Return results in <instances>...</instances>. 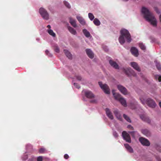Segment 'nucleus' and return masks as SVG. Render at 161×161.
<instances>
[{
  "label": "nucleus",
  "instance_id": "obj_12",
  "mask_svg": "<svg viewBox=\"0 0 161 161\" xmlns=\"http://www.w3.org/2000/svg\"><path fill=\"white\" fill-rule=\"evenodd\" d=\"M109 63L112 67L116 69H119V67L117 64L113 60H110L109 61Z\"/></svg>",
  "mask_w": 161,
  "mask_h": 161
},
{
  "label": "nucleus",
  "instance_id": "obj_15",
  "mask_svg": "<svg viewBox=\"0 0 161 161\" xmlns=\"http://www.w3.org/2000/svg\"><path fill=\"white\" fill-rule=\"evenodd\" d=\"M86 53L89 58L92 59L93 58L94 54L92 51L90 49H87L86 50Z\"/></svg>",
  "mask_w": 161,
  "mask_h": 161
},
{
  "label": "nucleus",
  "instance_id": "obj_20",
  "mask_svg": "<svg viewBox=\"0 0 161 161\" xmlns=\"http://www.w3.org/2000/svg\"><path fill=\"white\" fill-rule=\"evenodd\" d=\"M119 101L120 102V103H121V104L124 107H126L127 106V103L125 99L122 97L119 99Z\"/></svg>",
  "mask_w": 161,
  "mask_h": 161
},
{
  "label": "nucleus",
  "instance_id": "obj_13",
  "mask_svg": "<svg viewBox=\"0 0 161 161\" xmlns=\"http://www.w3.org/2000/svg\"><path fill=\"white\" fill-rule=\"evenodd\" d=\"M130 51L131 53L135 57H137L139 55L138 50L135 47H132L131 48Z\"/></svg>",
  "mask_w": 161,
  "mask_h": 161
},
{
  "label": "nucleus",
  "instance_id": "obj_9",
  "mask_svg": "<svg viewBox=\"0 0 161 161\" xmlns=\"http://www.w3.org/2000/svg\"><path fill=\"white\" fill-rule=\"evenodd\" d=\"M117 87L119 91L124 95L128 94V92L127 89L122 85H118L117 86Z\"/></svg>",
  "mask_w": 161,
  "mask_h": 161
},
{
  "label": "nucleus",
  "instance_id": "obj_7",
  "mask_svg": "<svg viewBox=\"0 0 161 161\" xmlns=\"http://www.w3.org/2000/svg\"><path fill=\"white\" fill-rule=\"evenodd\" d=\"M139 141L141 144L144 146L148 147L150 145V143L149 140L143 137H140Z\"/></svg>",
  "mask_w": 161,
  "mask_h": 161
},
{
  "label": "nucleus",
  "instance_id": "obj_25",
  "mask_svg": "<svg viewBox=\"0 0 161 161\" xmlns=\"http://www.w3.org/2000/svg\"><path fill=\"white\" fill-rule=\"evenodd\" d=\"M124 146L125 148L129 152L131 153L133 152L132 148L128 144H125Z\"/></svg>",
  "mask_w": 161,
  "mask_h": 161
},
{
  "label": "nucleus",
  "instance_id": "obj_45",
  "mask_svg": "<svg viewBox=\"0 0 161 161\" xmlns=\"http://www.w3.org/2000/svg\"><path fill=\"white\" fill-rule=\"evenodd\" d=\"M69 158V155L67 154H65L64 155V158L65 159H68Z\"/></svg>",
  "mask_w": 161,
  "mask_h": 161
},
{
  "label": "nucleus",
  "instance_id": "obj_2",
  "mask_svg": "<svg viewBox=\"0 0 161 161\" xmlns=\"http://www.w3.org/2000/svg\"><path fill=\"white\" fill-rule=\"evenodd\" d=\"M120 35L119 37V40L121 44L124 43L125 39L128 42L131 41V36L129 31L125 29H122L120 31Z\"/></svg>",
  "mask_w": 161,
  "mask_h": 161
},
{
  "label": "nucleus",
  "instance_id": "obj_41",
  "mask_svg": "<svg viewBox=\"0 0 161 161\" xmlns=\"http://www.w3.org/2000/svg\"><path fill=\"white\" fill-rule=\"evenodd\" d=\"M74 85L76 88L78 89H79L80 88V85L77 83H74Z\"/></svg>",
  "mask_w": 161,
  "mask_h": 161
},
{
  "label": "nucleus",
  "instance_id": "obj_16",
  "mask_svg": "<svg viewBox=\"0 0 161 161\" xmlns=\"http://www.w3.org/2000/svg\"><path fill=\"white\" fill-rule=\"evenodd\" d=\"M141 119L143 121L148 123H150L151 122L149 118L145 115H140Z\"/></svg>",
  "mask_w": 161,
  "mask_h": 161
},
{
  "label": "nucleus",
  "instance_id": "obj_36",
  "mask_svg": "<svg viewBox=\"0 0 161 161\" xmlns=\"http://www.w3.org/2000/svg\"><path fill=\"white\" fill-rule=\"evenodd\" d=\"M156 67L158 70H160L161 69L160 64L159 63H157V62H156Z\"/></svg>",
  "mask_w": 161,
  "mask_h": 161
},
{
  "label": "nucleus",
  "instance_id": "obj_19",
  "mask_svg": "<svg viewBox=\"0 0 161 161\" xmlns=\"http://www.w3.org/2000/svg\"><path fill=\"white\" fill-rule=\"evenodd\" d=\"M114 113L115 116L120 121L122 120V117L117 110H114Z\"/></svg>",
  "mask_w": 161,
  "mask_h": 161
},
{
  "label": "nucleus",
  "instance_id": "obj_34",
  "mask_svg": "<svg viewBox=\"0 0 161 161\" xmlns=\"http://www.w3.org/2000/svg\"><path fill=\"white\" fill-rule=\"evenodd\" d=\"M46 151V150L44 148H41L39 149V152L41 153H44Z\"/></svg>",
  "mask_w": 161,
  "mask_h": 161
},
{
  "label": "nucleus",
  "instance_id": "obj_49",
  "mask_svg": "<svg viewBox=\"0 0 161 161\" xmlns=\"http://www.w3.org/2000/svg\"><path fill=\"white\" fill-rule=\"evenodd\" d=\"M47 27L49 29H50L51 28V26L50 25H48L47 26Z\"/></svg>",
  "mask_w": 161,
  "mask_h": 161
},
{
  "label": "nucleus",
  "instance_id": "obj_23",
  "mask_svg": "<svg viewBox=\"0 0 161 161\" xmlns=\"http://www.w3.org/2000/svg\"><path fill=\"white\" fill-rule=\"evenodd\" d=\"M76 18L81 24L82 25H84L85 24V22L82 17L80 16H77Z\"/></svg>",
  "mask_w": 161,
  "mask_h": 161
},
{
  "label": "nucleus",
  "instance_id": "obj_29",
  "mask_svg": "<svg viewBox=\"0 0 161 161\" xmlns=\"http://www.w3.org/2000/svg\"><path fill=\"white\" fill-rule=\"evenodd\" d=\"M48 33L53 37H55L56 36V34L53 32V31L51 29L47 30Z\"/></svg>",
  "mask_w": 161,
  "mask_h": 161
},
{
  "label": "nucleus",
  "instance_id": "obj_28",
  "mask_svg": "<svg viewBox=\"0 0 161 161\" xmlns=\"http://www.w3.org/2000/svg\"><path fill=\"white\" fill-rule=\"evenodd\" d=\"M93 22L94 24L97 26H99L101 24L100 21L97 18H95Z\"/></svg>",
  "mask_w": 161,
  "mask_h": 161
},
{
  "label": "nucleus",
  "instance_id": "obj_11",
  "mask_svg": "<svg viewBox=\"0 0 161 161\" xmlns=\"http://www.w3.org/2000/svg\"><path fill=\"white\" fill-rule=\"evenodd\" d=\"M85 94L86 97L89 99H92L94 97V95L90 91H87L85 92Z\"/></svg>",
  "mask_w": 161,
  "mask_h": 161
},
{
  "label": "nucleus",
  "instance_id": "obj_14",
  "mask_svg": "<svg viewBox=\"0 0 161 161\" xmlns=\"http://www.w3.org/2000/svg\"><path fill=\"white\" fill-rule=\"evenodd\" d=\"M142 133L147 137L151 136V133L150 131L147 129H142L141 130Z\"/></svg>",
  "mask_w": 161,
  "mask_h": 161
},
{
  "label": "nucleus",
  "instance_id": "obj_40",
  "mask_svg": "<svg viewBox=\"0 0 161 161\" xmlns=\"http://www.w3.org/2000/svg\"><path fill=\"white\" fill-rule=\"evenodd\" d=\"M54 51L57 53H59V49L58 47L55 46L54 48Z\"/></svg>",
  "mask_w": 161,
  "mask_h": 161
},
{
  "label": "nucleus",
  "instance_id": "obj_22",
  "mask_svg": "<svg viewBox=\"0 0 161 161\" xmlns=\"http://www.w3.org/2000/svg\"><path fill=\"white\" fill-rule=\"evenodd\" d=\"M128 133H130L132 136L135 138L136 137H137L139 136V133L137 131H128Z\"/></svg>",
  "mask_w": 161,
  "mask_h": 161
},
{
  "label": "nucleus",
  "instance_id": "obj_26",
  "mask_svg": "<svg viewBox=\"0 0 161 161\" xmlns=\"http://www.w3.org/2000/svg\"><path fill=\"white\" fill-rule=\"evenodd\" d=\"M64 52L67 57L69 59H71L72 58V55L69 51L66 50H64Z\"/></svg>",
  "mask_w": 161,
  "mask_h": 161
},
{
  "label": "nucleus",
  "instance_id": "obj_18",
  "mask_svg": "<svg viewBox=\"0 0 161 161\" xmlns=\"http://www.w3.org/2000/svg\"><path fill=\"white\" fill-rule=\"evenodd\" d=\"M112 93L114 96L115 99L116 100H119V99L122 97L118 93L115 92V91L114 90H113L112 91Z\"/></svg>",
  "mask_w": 161,
  "mask_h": 161
},
{
  "label": "nucleus",
  "instance_id": "obj_37",
  "mask_svg": "<svg viewBox=\"0 0 161 161\" xmlns=\"http://www.w3.org/2000/svg\"><path fill=\"white\" fill-rule=\"evenodd\" d=\"M75 78L79 81L81 80L82 77L80 76L79 75H76L75 76Z\"/></svg>",
  "mask_w": 161,
  "mask_h": 161
},
{
  "label": "nucleus",
  "instance_id": "obj_27",
  "mask_svg": "<svg viewBox=\"0 0 161 161\" xmlns=\"http://www.w3.org/2000/svg\"><path fill=\"white\" fill-rule=\"evenodd\" d=\"M83 32L85 36L87 37H89L90 36V33L86 29H83Z\"/></svg>",
  "mask_w": 161,
  "mask_h": 161
},
{
  "label": "nucleus",
  "instance_id": "obj_5",
  "mask_svg": "<svg viewBox=\"0 0 161 161\" xmlns=\"http://www.w3.org/2000/svg\"><path fill=\"white\" fill-rule=\"evenodd\" d=\"M39 11L43 19L46 20H48L49 19V14L45 9L42 8H40Z\"/></svg>",
  "mask_w": 161,
  "mask_h": 161
},
{
  "label": "nucleus",
  "instance_id": "obj_4",
  "mask_svg": "<svg viewBox=\"0 0 161 161\" xmlns=\"http://www.w3.org/2000/svg\"><path fill=\"white\" fill-rule=\"evenodd\" d=\"M123 71L125 74L128 76L132 75L134 76H135L136 75V74L135 72L134 71L130 68H123Z\"/></svg>",
  "mask_w": 161,
  "mask_h": 161
},
{
  "label": "nucleus",
  "instance_id": "obj_17",
  "mask_svg": "<svg viewBox=\"0 0 161 161\" xmlns=\"http://www.w3.org/2000/svg\"><path fill=\"white\" fill-rule=\"evenodd\" d=\"M105 111L107 116L111 119H114L112 113L111 112L110 110L108 108H106L105 109Z\"/></svg>",
  "mask_w": 161,
  "mask_h": 161
},
{
  "label": "nucleus",
  "instance_id": "obj_35",
  "mask_svg": "<svg viewBox=\"0 0 161 161\" xmlns=\"http://www.w3.org/2000/svg\"><path fill=\"white\" fill-rule=\"evenodd\" d=\"M64 3L65 6L68 8H70V6L68 2L66 1H64Z\"/></svg>",
  "mask_w": 161,
  "mask_h": 161
},
{
  "label": "nucleus",
  "instance_id": "obj_44",
  "mask_svg": "<svg viewBox=\"0 0 161 161\" xmlns=\"http://www.w3.org/2000/svg\"><path fill=\"white\" fill-rule=\"evenodd\" d=\"M127 128L130 129L131 130H133V127L130 125H129L127 126Z\"/></svg>",
  "mask_w": 161,
  "mask_h": 161
},
{
  "label": "nucleus",
  "instance_id": "obj_50",
  "mask_svg": "<svg viewBox=\"0 0 161 161\" xmlns=\"http://www.w3.org/2000/svg\"><path fill=\"white\" fill-rule=\"evenodd\" d=\"M159 105L160 107L161 108V102H160L159 103Z\"/></svg>",
  "mask_w": 161,
  "mask_h": 161
},
{
  "label": "nucleus",
  "instance_id": "obj_30",
  "mask_svg": "<svg viewBox=\"0 0 161 161\" xmlns=\"http://www.w3.org/2000/svg\"><path fill=\"white\" fill-rule=\"evenodd\" d=\"M139 46L140 48L143 50H145L146 49L145 46L142 43H139Z\"/></svg>",
  "mask_w": 161,
  "mask_h": 161
},
{
  "label": "nucleus",
  "instance_id": "obj_33",
  "mask_svg": "<svg viewBox=\"0 0 161 161\" xmlns=\"http://www.w3.org/2000/svg\"><path fill=\"white\" fill-rule=\"evenodd\" d=\"M88 17L91 20H92L94 18V16L91 13H89L88 14Z\"/></svg>",
  "mask_w": 161,
  "mask_h": 161
},
{
  "label": "nucleus",
  "instance_id": "obj_43",
  "mask_svg": "<svg viewBox=\"0 0 161 161\" xmlns=\"http://www.w3.org/2000/svg\"><path fill=\"white\" fill-rule=\"evenodd\" d=\"M90 102L92 103H96L97 101L96 100L93 99L90 101Z\"/></svg>",
  "mask_w": 161,
  "mask_h": 161
},
{
  "label": "nucleus",
  "instance_id": "obj_42",
  "mask_svg": "<svg viewBox=\"0 0 161 161\" xmlns=\"http://www.w3.org/2000/svg\"><path fill=\"white\" fill-rule=\"evenodd\" d=\"M113 135L115 138L117 137L118 136V133L116 131H114L113 132Z\"/></svg>",
  "mask_w": 161,
  "mask_h": 161
},
{
  "label": "nucleus",
  "instance_id": "obj_46",
  "mask_svg": "<svg viewBox=\"0 0 161 161\" xmlns=\"http://www.w3.org/2000/svg\"><path fill=\"white\" fill-rule=\"evenodd\" d=\"M155 10L157 13L158 14L160 13V12L158 11V8L157 7L155 8Z\"/></svg>",
  "mask_w": 161,
  "mask_h": 161
},
{
  "label": "nucleus",
  "instance_id": "obj_8",
  "mask_svg": "<svg viewBox=\"0 0 161 161\" xmlns=\"http://www.w3.org/2000/svg\"><path fill=\"white\" fill-rule=\"evenodd\" d=\"M122 136L123 139L126 142L131 143V140L130 135L126 131H124L122 133Z\"/></svg>",
  "mask_w": 161,
  "mask_h": 161
},
{
  "label": "nucleus",
  "instance_id": "obj_3",
  "mask_svg": "<svg viewBox=\"0 0 161 161\" xmlns=\"http://www.w3.org/2000/svg\"><path fill=\"white\" fill-rule=\"evenodd\" d=\"M140 99L143 104L144 105L146 103L151 108H154L156 105L155 101L150 98H148L146 100L144 97L142 96L140 98Z\"/></svg>",
  "mask_w": 161,
  "mask_h": 161
},
{
  "label": "nucleus",
  "instance_id": "obj_24",
  "mask_svg": "<svg viewBox=\"0 0 161 161\" xmlns=\"http://www.w3.org/2000/svg\"><path fill=\"white\" fill-rule=\"evenodd\" d=\"M68 29L70 33H71L72 34L74 35H75L76 34L77 32L72 27L68 26Z\"/></svg>",
  "mask_w": 161,
  "mask_h": 161
},
{
  "label": "nucleus",
  "instance_id": "obj_47",
  "mask_svg": "<svg viewBox=\"0 0 161 161\" xmlns=\"http://www.w3.org/2000/svg\"><path fill=\"white\" fill-rule=\"evenodd\" d=\"M156 158L158 161H161V160H160V157H158V156H156Z\"/></svg>",
  "mask_w": 161,
  "mask_h": 161
},
{
  "label": "nucleus",
  "instance_id": "obj_39",
  "mask_svg": "<svg viewBox=\"0 0 161 161\" xmlns=\"http://www.w3.org/2000/svg\"><path fill=\"white\" fill-rule=\"evenodd\" d=\"M43 158L42 156H40L37 157L36 159L37 161H42Z\"/></svg>",
  "mask_w": 161,
  "mask_h": 161
},
{
  "label": "nucleus",
  "instance_id": "obj_38",
  "mask_svg": "<svg viewBox=\"0 0 161 161\" xmlns=\"http://www.w3.org/2000/svg\"><path fill=\"white\" fill-rule=\"evenodd\" d=\"M45 53L49 57H52V54L49 53V52L47 50L45 51Z\"/></svg>",
  "mask_w": 161,
  "mask_h": 161
},
{
  "label": "nucleus",
  "instance_id": "obj_10",
  "mask_svg": "<svg viewBox=\"0 0 161 161\" xmlns=\"http://www.w3.org/2000/svg\"><path fill=\"white\" fill-rule=\"evenodd\" d=\"M130 65L136 70L138 71H141V69L138 64L135 62H131L130 63Z\"/></svg>",
  "mask_w": 161,
  "mask_h": 161
},
{
  "label": "nucleus",
  "instance_id": "obj_31",
  "mask_svg": "<svg viewBox=\"0 0 161 161\" xmlns=\"http://www.w3.org/2000/svg\"><path fill=\"white\" fill-rule=\"evenodd\" d=\"M124 118L125 120H126L128 122H131V120L129 117L125 114H124L123 115Z\"/></svg>",
  "mask_w": 161,
  "mask_h": 161
},
{
  "label": "nucleus",
  "instance_id": "obj_48",
  "mask_svg": "<svg viewBox=\"0 0 161 161\" xmlns=\"http://www.w3.org/2000/svg\"><path fill=\"white\" fill-rule=\"evenodd\" d=\"M159 19L160 21H161V14H160L159 15Z\"/></svg>",
  "mask_w": 161,
  "mask_h": 161
},
{
  "label": "nucleus",
  "instance_id": "obj_1",
  "mask_svg": "<svg viewBox=\"0 0 161 161\" xmlns=\"http://www.w3.org/2000/svg\"><path fill=\"white\" fill-rule=\"evenodd\" d=\"M142 13L146 20L154 26H157V21L153 14L150 12L148 9L144 7L142 8L141 10Z\"/></svg>",
  "mask_w": 161,
  "mask_h": 161
},
{
  "label": "nucleus",
  "instance_id": "obj_32",
  "mask_svg": "<svg viewBox=\"0 0 161 161\" xmlns=\"http://www.w3.org/2000/svg\"><path fill=\"white\" fill-rule=\"evenodd\" d=\"M155 78L156 80H158V81H161V75H155Z\"/></svg>",
  "mask_w": 161,
  "mask_h": 161
},
{
  "label": "nucleus",
  "instance_id": "obj_6",
  "mask_svg": "<svg viewBox=\"0 0 161 161\" xmlns=\"http://www.w3.org/2000/svg\"><path fill=\"white\" fill-rule=\"evenodd\" d=\"M98 84L104 92L107 94L110 93V90L108 86L106 84H103L101 82H99Z\"/></svg>",
  "mask_w": 161,
  "mask_h": 161
},
{
  "label": "nucleus",
  "instance_id": "obj_21",
  "mask_svg": "<svg viewBox=\"0 0 161 161\" xmlns=\"http://www.w3.org/2000/svg\"><path fill=\"white\" fill-rule=\"evenodd\" d=\"M69 22L71 25L74 27H76L77 25L75 20L73 19L71 17L69 18Z\"/></svg>",
  "mask_w": 161,
  "mask_h": 161
}]
</instances>
